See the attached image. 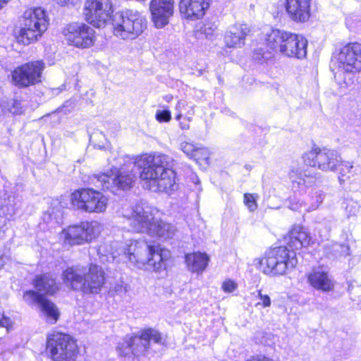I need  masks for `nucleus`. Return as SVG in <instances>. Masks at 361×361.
Here are the masks:
<instances>
[{"label":"nucleus","mask_w":361,"mask_h":361,"mask_svg":"<svg viewBox=\"0 0 361 361\" xmlns=\"http://www.w3.org/2000/svg\"><path fill=\"white\" fill-rule=\"evenodd\" d=\"M179 127L183 130H188L190 129V126L189 123L182 121L179 123Z\"/></svg>","instance_id":"45"},{"label":"nucleus","mask_w":361,"mask_h":361,"mask_svg":"<svg viewBox=\"0 0 361 361\" xmlns=\"http://www.w3.org/2000/svg\"><path fill=\"white\" fill-rule=\"evenodd\" d=\"M6 208H7L8 210V213L6 214V216H8V218L12 217L16 213L14 207H11V208H8L4 207L1 209L3 213H5Z\"/></svg>","instance_id":"44"},{"label":"nucleus","mask_w":361,"mask_h":361,"mask_svg":"<svg viewBox=\"0 0 361 361\" xmlns=\"http://www.w3.org/2000/svg\"><path fill=\"white\" fill-rule=\"evenodd\" d=\"M252 303L256 307L262 306L263 307L271 305V300L268 295H263L261 290H257L256 293H252Z\"/></svg>","instance_id":"30"},{"label":"nucleus","mask_w":361,"mask_h":361,"mask_svg":"<svg viewBox=\"0 0 361 361\" xmlns=\"http://www.w3.org/2000/svg\"><path fill=\"white\" fill-rule=\"evenodd\" d=\"M48 25V17L44 9L39 7L27 9L23 16L17 41L24 45L37 41L47 30Z\"/></svg>","instance_id":"7"},{"label":"nucleus","mask_w":361,"mask_h":361,"mask_svg":"<svg viewBox=\"0 0 361 361\" xmlns=\"http://www.w3.org/2000/svg\"><path fill=\"white\" fill-rule=\"evenodd\" d=\"M185 262L188 269L193 273H202L208 265L209 257L200 252L185 255Z\"/></svg>","instance_id":"25"},{"label":"nucleus","mask_w":361,"mask_h":361,"mask_svg":"<svg viewBox=\"0 0 361 361\" xmlns=\"http://www.w3.org/2000/svg\"><path fill=\"white\" fill-rule=\"evenodd\" d=\"M9 0H0V9L8 2Z\"/></svg>","instance_id":"51"},{"label":"nucleus","mask_w":361,"mask_h":361,"mask_svg":"<svg viewBox=\"0 0 361 361\" xmlns=\"http://www.w3.org/2000/svg\"><path fill=\"white\" fill-rule=\"evenodd\" d=\"M63 34L68 44L78 48H89L94 43V30L83 23L68 25Z\"/></svg>","instance_id":"15"},{"label":"nucleus","mask_w":361,"mask_h":361,"mask_svg":"<svg viewBox=\"0 0 361 361\" xmlns=\"http://www.w3.org/2000/svg\"><path fill=\"white\" fill-rule=\"evenodd\" d=\"M341 75V73H336L335 75V78L337 80L338 77H339Z\"/></svg>","instance_id":"56"},{"label":"nucleus","mask_w":361,"mask_h":361,"mask_svg":"<svg viewBox=\"0 0 361 361\" xmlns=\"http://www.w3.org/2000/svg\"><path fill=\"white\" fill-rule=\"evenodd\" d=\"M288 178L294 190H303L311 187L319 178L318 173H311L309 170L302 171L297 166H292Z\"/></svg>","instance_id":"20"},{"label":"nucleus","mask_w":361,"mask_h":361,"mask_svg":"<svg viewBox=\"0 0 361 361\" xmlns=\"http://www.w3.org/2000/svg\"><path fill=\"white\" fill-rule=\"evenodd\" d=\"M247 33L246 24H237L228 27L224 35V42L227 47L240 48L245 43Z\"/></svg>","instance_id":"22"},{"label":"nucleus","mask_w":361,"mask_h":361,"mask_svg":"<svg viewBox=\"0 0 361 361\" xmlns=\"http://www.w3.org/2000/svg\"><path fill=\"white\" fill-rule=\"evenodd\" d=\"M195 114V106L193 105H190L189 106V109L186 112L185 120L187 123H190L192 121V116Z\"/></svg>","instance_id":"43"},{"label":"nucleus","mask_w":361,"mask_h":361,"mask_svg":"<svg viewBox=\"0 0 361 361\" xmlns=\"http://www.w3.org/2000/svg\"><path fill=\"white\" fill-rule=\"evenodd\" d=\"M152 20L157 28L166 26L174 13V0H152L149 4Z\"/></svg>","instance_id":"18"},{"label":"nucleus","mask_w":361,"mask_h":361,"mask_svg":"<svg viewBox=\"0 0 361 361\" xmlns=\"http://www.w3.org/2000/svg\"><path fill=\"white\" fill-rule=\"evenodd\" d=\"M340 67L345 72L361 71V44L349 43L344 46L336 56Z\"/></svg>","instance_id":"17"},{"label":"nucleus","mask_w":361,"mask_h":361,"mask_svg":"<svg viewBox=\"0 0 361 361\" xmlns=\"http://www.w3.org/2000/svg\"><path fill=\"white\" fill-rule=\"evenodd\" d=\"M341 85V87L347 88L350 85V82H346L345 80Z\"/></svg>","instance_id":"50"},{"label":"nucleus","mask_w":361,"mask_h":361,"mask_svg":"<svg viewBox=\"0 0 361 361\" xmlns=\"http://www.w3.org/2000/svg\"><path fill=\"white\" fill-rule=\"evenodd\" d=\"M11 326L12 323L10 319L0 312V327L6 328L8 331Z\"/></svg>","instance_id":"40"},{"label":"nucleus","mask_w":361,"mask_h":361,"mask_svg":"<svg viewBox=\"0 0 361 361\" xmlns=\"http://www.w3.org/2000/svg\"><path fill=\"white\" fill-rule=\"evenodd\" d=\"M102 226L97 221H84L63 229L61 238L69 245L89 243L100 234Z\"/></svg>","instance_id":"11"},{"label":"nucleus","mask_w":361,"mask_h":361,"mask_svg":"<svg viewBox=\"0 0 361 361\" xmlns=\"http://www.w3.org/2000/svg\"><path fill=\"white\" fill-rule=\"evenodd\" d=\"M169 157L145 154L135 157L122 156L116 159L121 167L113 166L110 171L94 174L91 181L97 188L106 190H127L132 187L136 176L135 167L140 169L143 186L153 192H168L176 183L175 172L168 167Z\"/></svg>","instance_id":"1"},{"label":"nucleus","mask_w":361,"mask_h":361,"mask_svg":"<svg viewBox=\"0 0 361 361\" xmlns=\"http://www.w3.org/2000/svg\"><path fill=\"white\" fill-rule=\"evenodd\" d=\"M194 183L195 184H198L200 183V180H199L198 178H197V177L195 178V181H194Z\"/></svg>","instance_id":"55"},{"label":"nucleus","mask_w":361,"mask_h":361,"mask_svg":"<svg viewBox=\"0 0 361 361\" xmlns=\"http://www.w3.org/2000/svg\"><path fill=\"white\" fill-rule=\"evenodd\" d=\"M90 141L99 149L105 147L106 139L101 131L94 132L90 137Z\"/></svg>","instance_id":"32"},{"label":"nucleus","mask_w":361,"mask_h":361,"mask_svg":"<svg viewBox=\"0 0 361 361\" xmlns=\"http://www.w3.org/2000/svg\"><path fill=\"white\" fill-rule=\"evenodd\" d=\"M237 288V284L230 279L226 280L222 283V289L226 293H231L234 291Z\"/></svg>","instance_id":"38"},{"label":"nucleus","mask_w":361,"mask_h":361,"mask_svg":"<svg viewBox=\"0 0 361 361\" xmlns=\"http://www.w3.org/2000/svg\"><path fill=\"white\" fill-rule=\"evenodd\" d=\"M262 35L269 49L286 56L301 59L307 55V40L302 35L268 26Z\"/></svg>","instance_id":"6"},{"label":"nucleus","mask_w":361,"mask_h":361,"mask_svg":"<svg viewBox=\"0 0 361 361\" xmlns=\"http://www.w3.org/2000/svg\"><path fill=\"white\" fill-rule=\"evenodd\" d=\"M209 152L206 155L204 152H199V156L201 157L200 159H207L209 158Z\"/></svg>","instance_id":"47"},{"label":"nucleus","mask_w":361,"mask_h":361,"mask_svg":"<svg viewBox=\"0 0 361 361\" xmlns=\"http://www.w3.org/2000/svg\"><path fill=\"white\" fill-rule=\"evenodd\" d=\"M155 118L159 123H168L171 120V111L169 109H159L156 111Z\"/></svg>","instance_id":"34"},{"label":"nucleus","mask_w":361,"mask_h":361,"mask_svg":"<svg viewBox=\"0 0 361 361\" xmlns=\"http://www.w3.org/2000/svg\"><path fill=\"white\" fill-rule=\"evenodd\" d=\"M128 341V339L125 340L121 344H120L117 350L121 356H130V355H133L132 353V349L128 351V350L125 346V343Z\"/></svg>","instance_id":"39"},{"label":"nucleus","mask_w":361,"mask_h":361,"mask_svg":"<svg viewBox=\"0 0 361 361\" xmlns=\"http://www.w3.org/2000/svg\"><path fill=\"white\" fill-rule=\"evenodd\" d=\"M300 207H301V204L300 206L296 205L295 207L292 205L290 208L293 210H298Z\"/></svg>","instance_id":"53"},{"label":"nucleus","mask_w":361,"mask_h":361,"mask_svg":"<svg viewBox=\"0 0 361 361\" xmlns=\"http://www.w3.org/2000/svg\"><path fill=\"white\" fill-rule=\"evenodd\" d=\"M9 111L13 114H20L23 113V106L20 101L13 99L8 104Z\"/></svg>","instance_id":"35"},{"label":"nucleus","mask_w":361,"mask_h":361,"mask_svg":"<svg viewBox=\"0 0 361 361\" xmlns=\"http://www.w3.org/2000/svg\"><path fill=\"white\" fill-rule=\"evenodd\" d=\"M64 284L69 288L83 294H97L105 283V273L103 269L91 264L87 267H71L62 274Z\"/></svg>","instance_id":"5"},{"label":"nucleus","mask_w":361,"mask_h":361,"mask_svg":"<svg viewBox=\"0 0 361 361\" xmlns=\"http://www.w3.org/2000/svg\"><path fill=\"white\" fill-rule=\"evenodd\" d=\"M112 26L116 36L123 39H134L143 32L147 22L137 11L127 10L113 16Z\"/></svg>","instance_id":"8"},{"label":"nucleus","mask_w":361,"mask_h":361,"mask_svg":"<svg viewBox=\"0 0 361 361\" xmlns=\"http://www.w3.org/2000/svg\"><path fill=\"white\" fill-rule=\"evenodd\" d=\"M216 28L210 24L204 25L200 30V33L207 39H211L215 32Z\"/></svg>","instance_id":"36"},{"label":"nucleus","mask_w":361,"mask_h":361,"mask_svg":"<svg viewBox=\"0 0 361 361\" xmlns=\"http://www.w3.org/2000/svg\"><path fill=\"white\" fill-rule=\"evenodd\" d=\"M307 279L312 287L324 292L332 290L334 286L332 279L322 267L313 269L308 274Z\"/></svg>","instance_id":"24"},{"label":"nucleus","mask_w":361,"mask_h":361,"mask_svg":"<svg viewBox=\"0 0 361 361\" xmlns=\"http://www.w3.org/2000/svg\"><path fill=\"white\" fill-rule=\"evenodd\" d=\"M32 286L36 292L43 295H54L59 290V285L56 278L51 274L37 275L32 281Z\"/></svg>","instance_id":"23"},{"label":"nucleus","mask_w":361,"mask_h":361,"mask_svg":"<svg viewBox=\"0 0 361 361\" xmlns=\"http://www.w3.org/2000/svg\"><path fill=\"white\" fill-rule=\"evenodd\" d=\"M271 56V54L264 51L262 47L257 48L253 51L252 59L258 63H263Z\"/></svg>","instance_id":"33"},{"label":"nucleus","mask_w":361,"mask_h":361,"mask_svg":"<svg viewBox=\"0 0 361 361\" xmlns=\"http://www.w3.org/2000/svg\"><path fill=\"white\" fill-rule=\"evenodd\" d=\"M250 361H273V360L267 357H264L262 355H259L256 358L254 357L252 360H250Z\"/></svg>","instance_id":"46"},{"label":"nucleus","mask_w":361,"mask_h":361,"mask_svg":"<svg viewBox=\"0 0 361 361\" xmlns=\"http://www.w3.org/2000/svg\"><path fill=\"white\" fill-rule=\"evenodd\" d=\"M182 117H183V113L181 111H177V114L175 117L176 120L180 121Z\"/></svg>","instance_id":"49"},{"label":"nucleus","mask_w":361,"mask_h":361,"mask_svg":"<svg viewBox=\"0 0 361 361\" xmlns=\"http://www.w3.org/2000/svg\"><path fill=\"white\" fill-rule=\"evenodd\" d=\"M313 198L315 199V201L312 204L310 207L311 210L317 209L319 204L322 203L324 199V194L322 191H317Z\"/></svg>","instance_id":"37"},{"label":"nucleus","mask_w":361,"mask_h":361,"mask_svg":"<svg viewBox=\"0 0 361 361\" xmlns=\"http://www.w3.org/2000/svg\"><path fill=\"white\" fill-rule=\"evenodd\" d=\"M339 247H340L341 249H344V248H345V246H343V245H339Z\"/></svg>","instance_id":"57"},{"label":"nucleus","mask_w":361,"mask_h":361,"mask_svg":"<svg viewBox=\"0 0 361 361\" xmlns=\"http://www.w3.org/2000/svg\"><path fill=\"white\" fill-rule=\"evenodd\" d=\"M3 267V257L0 256V269Z\"/></svg>","instance_id":"54"},{"label":"nucleus","mask_w":361,"mask_h":361,"mask_svg":"<svg viewBox=\"0 0 361 361\" xmlns=\"http://www.w3.org/2000/svg\"><path fill=\"white\" fill-rule=\"evenodd\" d=\"M125 346L130 351L132 349V353L134 355H139L144 353L149 346L148 341L142 338V332L140 336H134L128 338L125 343Z\"/></svg>","instance_id":"26"},{"label":"nucleus","mask_w":361,"mask_h":361,"mask_svg":"<svg viewBox=\"0 0 361 361\" xmlns=\"http://www.w3.org/2000/svg\"><path fill=\"white\" fill-rule=\"evenodd\" d=\"M23 298L29 305H36L45 317L47 322L50 324L56 323L60 317V312L52 301L33 290L25 291Z\"/></svg>","instance_id":"16"},{"label":"nucleus","mask_w":361,"mask_h":361,"mask_svg":"<svg viewBox=\"0 0 361 361\" xmlns=\"http://www.w3.org/2000/svg\"><path fill=\"white\" fill-rule=\"evenodd\" d=\"M259 196L257 194L250 193V211H255L257 208V201Z\"/></svg>","instance_id":"41"},{"label":"nucleus","mask_w":361,"mask_h":361,"mask_svg":"<svg viewBox=\"0 0 361 361\" xmlns=\"http://www.w3.org/2000/svg\"><path fill=\"white\" fill-rule=\"evenodd\" d=\"M188 103L183 100H179L175 107L176 111H181L183 113V111L186 110L187 108L189 109Z\"/></svg>","instance_id":"42"},{"label":"nucleus","mask_w":361,"mask_h":361,"mask_svg":"<svg viewBox=\"0 0 361 361\" xmlns=\"http://www.w3.org/2000/svg\"><path fill=\"white\" fill-rule=\"evenodd\" d=\"M336 171H338V180L341 184H343L345 180H349L350 177L354 176L355 173L353 162L343 161L341 158Z\"/></svg>","instance_id":"27"},{"label":"nucleus","mask_w":361,"mask_h":361,"mask_svg":"<svg viewBox=\"0 0 361 361\" xmlns=\"http://www.w3.org/2000/svg\"><path fill=\"white\" fill-rule=\"evenodd\" d=\"M158 214L156 209L141 204L135 205L131 210H126L123 213L134 231L146 233L164 240L172 238L176 232L175 227L160 220L157 216Z\"/></svg>","instance_id":"4"},{"label":"nucleus","mask_w":361,"mask_h":361,"mask_svg":"<svg viewBox=\"0 0 361 361\" xmlns=\"http://www.w3.org/2000/svg\"><path fill=\"white\" fill-rule=\"evenodd\" d=\"M310 240V234L302 227L294 226L288 233V247L292 250L283 246L270 248L265 252L264 257L255 259L253 265L266 274L283 275L298 264L294 250L307 247Z\"/></svg>","instance_id":"3"},{"label":"nucleus","mask_w":361,"mask_h":361,"mask_svg":"<svg viewBox=\"0 0 361 361\" xmlns=\"http://www.w3.org/2000/svg\"><path fill=\"white\" fill-rule=\"evenodd\" d=\"M244 203L247 205L248 204V194L245 193L244 194Z\"/></svg>","instance_id":"52"},{"label":"nucleus","mask_w":361,"mask_h":361,"mask_svg":"<svg viewBox=\"0 0 361 361\" xmlns=\"http://www.w3.org/2000/svg\"><path fill=\"white\" fill-rule=\"evenodd\" d=\"M97 252L101 257H105L104 261L106 262L114 261L124 255L137 268L155 272L166 269L167 262L171 257L169 250L145 240L105 242L99 245Z\"/></svg>","instance_id":"2"},{"label":"nucleus","mask_w":361,"mask_h":361,"mask_svg":"<svg viewBox=\"0 0 361 361\" xmlns=\"http://www.w3.org/2000/svg\"><path fill=\"white\" fill-rule=\"evenodd\" d=\"M342 207L345 209L348 218L355 216L360 209L357 202L351 198L345 199L342 203Z\"/></svg>","instance_id":"29"},{"label":"nucleus","mask_w":361,"mask_h":361,"mask_svg":"<svg viewBox=\"0 0 361 361\" xmlns=\"http://www.w3.org/2000/svg\"><path fill=\"white\" fill-rule=\"evenodd\" d=\"M212 0H180L178 8L183 18L195 21L202 19L209 9Z\"/></svg>","instance_id":"19"},{"label":"nucleus","mask_w":361,"mask_h":361,"mask_svg":"<svg viewBox=\"0 0 361 361\" xmlns=\"http://www.w3.org/2000/svg\"><path fill=\"white\" fill-rule=\"evenodd\" d=\"M45 68L42 61L25 63L16 67L11 73L12 82L19 87H27L41 82Z\"/></svg>","instance_id":"14"},{"label":"nucleus","mask_w":361,"mask_h":361,"mask_svg":"<svg viewBox=\"0 0 361 361\" xmlns=\"http://www.w3.org/2000/svg\"><path fill=\"white\" fill-rule=\"evenodd\" d=\"M289 17L296 22H305L310 17L311 0H286Z\"/></svg>","instance_id":"21"},{"label":"nucleus","mask_w":361,"mask_h":361,"mask_svg":"<svg viewBox=\"0 0 361 361\" xmlns=\"http://www.w3.org/2000/svg\"><path fill=\"white\" fill-rule=\"evenodd\" d=\"M304 163L324 172H335L341 161V155L335 149L313 147L302 155Z\"/></svg>","instance_id":"12"},{"label":"nucleus","mask_w":361,"mask_h":361,"mask_svg":"<svg viewBox=\"0 0 361 361\" xmlns=\"http://www.w3.org/2000/svg\"><path fill=\"white\" fill-rule=\"evenodd\" d=\"M180 149L188 157L198 160L201 157L199 156V152H204L206 155L208 154V149L195 146L192 142H183L180 144Z\"/></svg>","instance_id":"28"},{"label":"nucleus","mask_w":361,"mask_h":361,"mask_svg":"<svg viewBox=\"0 0 361 361\" xmlns=\"http://www.w3.org/2000/svg\"><path fill=\"white\" fill-rule=\"evenodd\" d=\"M164 101H166V102H171V101H172V99H173V96H172V95H171V94L165 95V96L164 97Z\"/></svg>","instance_id":"48"},{"label":"nucleus","mask_w":361,"mask_h":361,"mask_svg":"<svg viewBox=\"0 0 361 361\" xmlns=\"http://www.w3.org/2000/svg\"><path fill=\"white\" fill-rule=\"evenodd\" d=\"M70 201L75 209L87 213H103L108 206V198L102 192L90 188H81L71 193Z\"/></svg>","instance_id":"9"},{"label":"nucleus","mask_w":361,"mask_h":361,"mask_svg":"<svg viewBox=\"0 0 361 361\" xmlns=\"http://www.w3.org/2000/svg\"><path fill=\"white\" fill-rule=\"evenodd\" d=\"M142 338L146 339L149 344L150 340H152L154 342L163 344V339L161 334L155 329H147L142 331Z\"/></svg>","instance_id":"31"},{"label":"nucleus","mask_w":361,"mask_h":361,"mask_svg":"<svg viewBox=\"0 0 361 361\" xmlns=\"http://www.w3.org/2000/svg\"><path fill=\"white\" fill-rule=\"evenodd\" d=\"M114 12L111 0H86L83 15L90 25L96 27H104L111 19Z\"/></svg>","instance_id":"13"},{"label":"nucleus","mask_w":361,"mask_h":361,"mask_svg":"<svg viewBox=\"0 0 361 361\" xmlns=\"http://www.w3.org/2000/svg\"><path fill=\"white\" fill-rule=\"evenodd\" d=\"M47 350L52 361H75L78 346L71 336L56 332L48 336Z\"/></svg>","instance_id":"10"}]
</instances>
